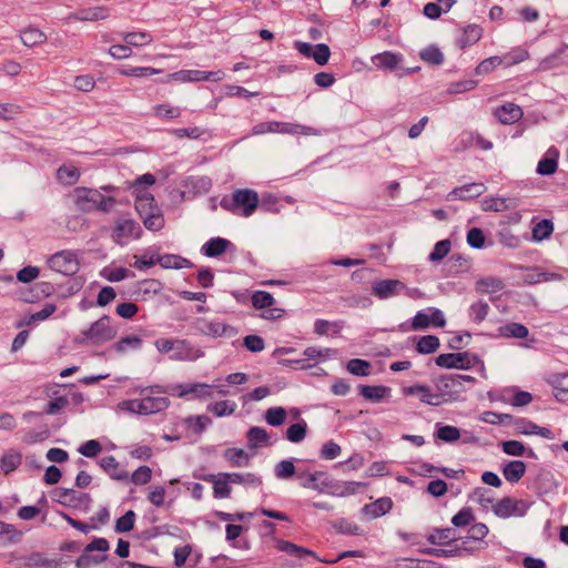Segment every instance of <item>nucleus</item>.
<instances>
[{"mask_svg":"<svg viewBox=\"0 0 568 568\" xmlns=\"http://www.w3.org/2000/svg\"><path fill=\"white\" fill-rule=\"evenodd\" d=\"M154 183V175L146 173L131 186L132 194L135 197V210L143 220L144 226L150 231H159L164 226L163 214L156 205L153 194L149 191V187Z\"/></svg>","mask_w":568,"mask_h":568,"instance_id":"obj_1","label":"nucleus"},{"mask_svg":"<svg viewBox=\"0 0 568 568\" xmlns=\"http://www.w3.org/2000/svg\"><path fill=\"white\" fill-rule=\"evenodd\" d=\"M163 393L159 386L143 389L141 398L124 399L118 404V408L139 415H150L164 410L169 406V399L159 394Z\"/></svg>","mask_w":568,"mask_h":568,"instance_id":"obj_2","label":"nucleus"},{"mask_svg":"<svg viewBox=\"0 0 568 568\" xmlns=\"http://www.w3.org/2000/svg\"><path fill=\"white\" fill-rule=\"evenodd\" d=\"M258 202V194L255 191L241 189L230 196H224L221 200V206L235 215L248 217L257 209Z\"/></svg>","mask_w":568,"mask_h":568,"instance_id":"obj_3","label":"nucleus"},{"mask_svg":"<svg viewBox=\"0 0 568 568\" xmlns=\"http://www.w3.org/2000/svg\"><path fill=\"white\" fill-rule=\"evenodd\" d=\"M72 199L78 209L82 211L100 210L109 212L115 204L113 197L103 195L99 190L88 187L74 189Z\"/></svg>","mask_w":568,"mask_h":568,"instance_id":"obj_4","label":"nucleus"},{"mask_svg":"<svg viewBox=\"0 0 568 568\" xmlns=\"http://www.w3.org/2000/svg\"><path fill=\"white\" fill-rule=\"evenodd\" d=\"M166 392L173 396L187 399H206L212 398L215 393L221 396H226L230 393L225 385H209L204 383L175 384L169 386Z\"/></svg>","mask_w":568,"mask_h":568,"instance_id":"obj_5","label":"nucleus"},{"mask_svg":"<svg viewBox=\"0 0 568 568\" xmlns=\"http://www.w3.org/2000/svg\"><path fill=\"white\" fill-rule=\"evenodd\" d=\"M475 378L468 375L449 374L443 375L436 382V393L443 394V403L449 402L456 398L462 392H464L465 383H474Z\"/></svg>","mask_w":568,"mask_h":568,"instance_id":"obj_6","label":"nucleus"},{"mask_svg":"<svg viewBox=\"0 0 568 568\" xmlns=\"http://www.w3.org/2000/svg\"><path fill=\"white\" fill-rule=\"evenodd\" d=\"M83 334L87 342L100 345L113 339L116 335V329L111 325V318L104 315L95 321Z\"/></svg>","mask_w":568,"mask_h":568,"instance_id":"obj_7","label":"nucleus"},{"mask_svg":"<svg viewBox=\"0 0 568 568\" xmlns=\"http://www.w3.org/2000/svg\"><path fill=\"white\" fill-rule=\"evenodd\" d=\"M529 509V503L515 497H504L493 505V513L499 518L523 517Z\"/></svg>","mask_w":568,"mask_h":568,"instance_id":"obj_8","label":"nucleus"},{"mask_svg":"<svg viewBox=\"0 0 568 568\" xmlns=\"http://www.w3.org/2000/svg\"><path fill=\"white\" fill-rule=\"evenodd\" d=\"M225 73L221 70L217 71H202V70H180L169 74L166 82L174 81L179 83L201 82V81H222Z\"/></svg>","mask_w":568,"mask_h":568,"instance_id":"obj_9","label":"nucleus"},{"mask_svg":"<svg viewBox=\"0 0 568 568\" xmlns=\"http://www.w3.org/2000/svg\"><path fill=\"white\" fill-rule=\"evenodd\" d=\"M142 235L141 226L131 219H118L112 229V239L119 245H125L131 240H138Z\"/></svg>","mask_w":568,"mask_h":568,"instance_id":"obj_10","label":"nucleus"},{"mask_svg":"<svg viewBox=\"0 0 568 568\" xmlns=\"http://www.w3.org/2000/svg\"><path fill=\"white\" fill-rule=\"evenodd\" d=\"M195 328L210 337L217 338V337H225L231 338L236 335V329L220 321V320H205V318H199L195 322Z\"/></svg>","mask_w":568,"mask_h":568,"instance_id":"obj_11","label":"nucleus"},{"mask_svg":"<svg viewBox=\"0 0 568 568\" xmlns=\"http://www.w3.org/2000/svg\"><path fill=\"white\" fill-rule=\"evenodd\" d=\"M229 477H230L229 473L206 474V475H200L197 473L194 474V478L202 479L204 481L212 484L213 497L216 499H225V498L231 497L233 481H231V479Z\"/></svg>","mask_w":568,"mask_h":568,"instance_id":"obj_12","label":"nucleus"},{"mask_svg":"<svg viewBox=\"0 0 568 568\" xmlns=\"http://www.w3.org/2000/svg\"><path fill=\"white\" fill-rule=\"evenodd\" d=\"M49 266L61 274L73 275L79 270V260L72 251H61L49 258Z\"/></svg>","mask_w":568,"mask_h":568,"instance_id":"obj_13","label":"nucleus"},{"mask_svg":"<svg viewBox=\"0 0 568 568\" xmlns=\"http://www.w3.org/2000/svg\"><path fill=\"white\" fill-rule=\"evenodd\" d=\"M446 325V320L444 313L435 307H427L423 311L417 312V314L412 320V329H425L429 326L434 327H444Z\"/></svg>","mask_w":568,"mask_h":568,"instance_id":"obj_14","label":"nucleus"},{"mask_svg":"<svg viewBox=\"0 0 568 568\" xmlns=\"http://www.w3.org/2000/svg\"><path fill=\"white\" fill-rule=\"evenodd\" d=\"M400 390L405 397H416L427 405L438 406L443 403V394L436 393L435 389L428 385L414 384L403 386Z\"/></svg>","mask_w":568,"mask_h":568,"instance_id":"obj_15","label":"nucleus"},{"mask_svg":"<svg viewBox=\"0 0 568 568\" xmlns=\"http://www.w3.org/2000/svg\"><path fill=\"white\" fill-rule=\"evenodd\" d=\"M491 399L523 407L531 403L532 395L517 386H508L495 392Z\"/></svg>","mask_w":568,"mask_h":568,"instance_id":"obj_16","label":"nucleus"},{"mask_svg":"<svg viewBox=\"0 0 568 568\" xmlns=\"http://www.w3.org/2000/svg\"><path fill=\"white\" fill-rule=\"evenodd\" d=\"M274 297L264 291H256L252 295V304L257 310H263L262 317L265 320H277L284 315V310L274 307Z\"/></svg>","mask_w":568,"mask_h":568,"instance_id":"obj_17","label":"nucleus"},{"mask_svg":"<svg viewBox=\"0 0 568 568\" xmlns=\"http://www.w3.org/2000/svg\"><path fill=\"white\" fill-rule=\"evenodd\" d=\"M110 16V10L103 6L90 7V8H81L74 12H71L68 17L64 18L65 23H71L73 21L81 22H95L100 20H105Z\"/></svg>","mask_w":568,"mask_h":568,"instance_id":"obj_18","label":"nucleus"},{"mask_svg":"<svg viewBox=\"0 0 568 568\" xmlns=\"http://www.w3.org/2000/svg\"><path fill=\"white\" fill-rule=\"evenodd\" d=\"M483 32V28L478 24H466L459 29L455 43L459 49L464 50L477 43L481 39Z\"/></svg>","mask_w":568,"mask_h":568,"instance_id":"obj_19","label":"nucleus"},{"mask_svg":"<svg viewBox=\"0 0 568 568\" xmlns=\"http://www.w3.org/2000/svg\"><path fill=\"white\" fill-rule=\"evenodd\" d=\"M203 356V352L194 346H192L189 342L183 339H178L172 354H170V359L174 361H195Z\"/></svg>","mask_w":568,"mask_h":568,"instance_id":"obj_20","label":"nucleus"},{"mask_svg":"<svg viewBox=\"0 0 568 568\" xmlns=\"http://www.w3.org/2000/svg\"><path fill=\"white\" fill-rule=\"evenodd\" d=\"M488 531H489L488 527L483 523H476V524L471 525L468 530V539H471L475 542H478V545L470 546L469 540H464L462 542V545H463L462 549H464L468 552H473L475 550L485 548L484 538L487 536Z\"/></svg>","mask_w":568,"mask_h":568,"instance_id":"obj_21","label":"nucleus"},{"mask_svg":"<svg viewBox=\"0 0 568 568\" xmlns=\"http://www.w3.org/2000/svg\"><path fill=\"white\" fill-rule=\"evenodd\" d=\"M405 288L404 283L397 280H383L375 282L372 286L373 294L381 300L392 297Z\"/></svg>","mask_w":568,"mask_h":568,"instance_id":"obj_22","label":"nucleus"},{"mask_svg":"<svg viewBox=\"0 0 568 568\" xmlns=\"http://www.w3.org/2000/svg\"><path fill=\"white\" fill-rule=\"evenodd\" d=\"M559 151L550 146L537 164V173L540 175H551L558 169Z\"/></svg>","mask_w":568,"mask_h":568,"instance_id":"obj_23","label":"nucleus"},{"mask_svg":"<svg viewBox=\"0 0 568 568\" xmlns=\"http://www.w3.org/2000/svg\"><path fill=\"white\" fill-rule=\"evenodd\" d=\"M296 477L301 480V485L305 488L318 490H322L323 487L328 488V476L324 471H314L308 474L298 471Z\"/></svg>","mask_w":568,"mask_h":568,"instance_id":"obj_24","label":"nucleus"},{"mask_svg":"<svg viewBox=\"0 0 568 568\" xmlns=\"http://www.w3.org/2000/svg\"><path fill=\"white\" fill-rule=\"evenodd\" d=\"M373 64L378 69L394 71L400 67L403 55L400 53L385 51L372 58Z\"/></svg>","mask_w":568,"mask_h":568,"instance_id":"obj_25","label":"nucleus"},{"mask_svg":"<svg viewBox=\"0 0 568 568\" xmlns=\"http://www.w3.org/2000/svg\"><path fill=\"white\" fill-rule=\"evenodd\" d=\"M485 191L486 186L483 183H470L454 189L448 196L450 200H471L481 195Z\"/></svg>","mask_w":568,"mask_h":568,"instance_id":"obj_26","label":"nucleus"},{"mask_svg":"<svg viewBox=\"0 0 568 568\" xmlns=\"http://www.w3.org/2000/svg\"><path fill=\"white\" fill-rule=\"evenodd\" d=\"M392 389L384 385H363L359 387V394L363 396L366 400L373 402V403H379L383 402L390 396Z\"/></svg>","mask_w":568,"mask_h":568,"instance_id":"obj_27","label":"nucleus"},{"mask_svg":"<svg viewBox=\"0 0 568 568\" xmlns=\"http://www.w3.org/2000/svg\"><path fill=\"white\" fill-rule=\"evenodd\" d=\"M230 248H233V244L229 240L213 237L202 246V252L209 257H217Z\"/></svg>","mask_w":568,"mask_h":568,"instance_id":"obj_28","label":"nucleus"},{"mask_svg":"<svg viewBox=\"0 0 568 568\" xmlns=\"http://www.w3.org/2000/svg\"><path fill=\"white\" fill-rule=\"evenodd\" d=\"M268 130L270 133L285 134H311L313 132V129L308 126L277 121L268 122Z\"/></svg>","mask_w":568,"mask_h":568,"instance_id":"obj_29","label":"nucleus"},{"mask_svg":"<svg viewBox=\"0 0 568 568\" xmlns=\"http://www.w3.org/2000/svg\"><path fill=\"white\" fill-rule=\"evenodd\" d=\"M495 115L501 123L510 124L517 122L523 116V111L518 105L507 103L499 106L495 111Z\"/></svg>","mask_w":568,"mask_h":568,"instance_id":"obj_30","label":"nucleus"},{"mask_svg":"<svg viewBox=\"0 0 568 568\" xmlns=\"http://www.w3.org/2000/svg\"><path fill=\"white\" fill-rule=\"evenodd\" d=\"M22 462V455L20 452L14 449H9L3 453L0 458V467L1 470L8 475L16 470Z\"/></svg>","mask_w":568,"mask_h":568,"instance_id":"obj_31","label":"nucleus"},{"mask_svg":"<svg viewBox=\"0 0 568 568\" xmlns=\"http://www.w3.org/2000/svg\"><path fill=\"white\" fill-rule=\"evenodd\" d=\"M526 473V464L521 460H511L504 465L503 475L509 483H517Z\"/></svg>","mask_w":568,"mask_h":568,"instance_id":"obj_32","label":"nucleus"},{"mask_svg":"<svg viewBox=\"0 0 568 568\" xmlns=\"http://www.w3.org/2000/svg\"><path fill=\"white\" fill-rule=\"evenodd\" d=\"M100 466L114 479H126L128 471L120 467V464L113 456H104L100 459Z\"/></svg>","mask_w":568,"mask_h":568,"instance_id":"obj_33","label":"nucleus"},{"mask_svg":"<svg viewBox=\"0 0 568 568\" xmlns=\"http://www.w3.org/2000/svg\"><path fill=\"white\" fill-rule=\"evenodd\" d=\"M224 459L233 467H244L248 465L250 456L241 448H227L223 454Z\"/></svg>","mask_w":568,"mask_h":568,"instance_id":"obj_34","label":"nucleus"},{"mask_svg":"<svg viewBox=\"0 0 568 568\" xmlns=\"http://www.w3.org/2000/svg\"><path fill=\"white\" fill-rule=\"evenodd\" d=\"M343 328L342 322H329L326 320H316L314 323V332L317 335L337 336Z\"/></svg>","mask_w":568,"mask_h":568,"instance_id":"obj_35","label":"nucleus"},{"mask_svg":"<svg viewBox=\"0 0 568 568\" xmlns=\"http://www.w3.org/2000/svg\"><path fill=\"white\" fill-rule=\"evenodd\" d=\"M116 72L120 75L143 78V77H150L153 74H158L161 72V70L151 68V67L122 65V67L118 68Z\"/></svg>","mask_w":568,"mask_h":568,"instance_id":"obj_36","label":"nucleus"},{"mask_svg":"<svg viewBox=\"0 0 568 568\" xmlns=\"http://www.w3.org/2000/svg\"><path fill=\"white\" fill-rule=\"evenodd\" d=\"M503 452L510 456H527L534 457L535 453L531 448H526L521 442L518 440H506L501 444Z\"/></svg>","mask_w":568,"mask_h":568,"instance_id":"obj_37","label":"nucleus"},{"mask_svg":"<svg viewBox=\"0 0 568 568\" xmlns=\"http://www.w3.org/2000/svg\"><path fill=\"white\" fill-rule=\"evenodd\" d=\"M123 41L132 47H144L153 41V37L148 31H132L123 34Z\"/></svg>","mask_w":568,"mask_h":568,"instance_id":"obj_38","label":"nucleus"},{"mask_svg":"<svg viewBox=\"0 0 568 568\" xmlns=\"http://www.w3.org/2000/svg\"><path fill=\"white\" fill-rule=\"evenodd\" d=\"M130 271L122 266H116L113 263L104 266L100 275L109 282H120L130 276Z\"/></svg>","mask_w":568,"mask_h":568,"instance_id":"obj_39","label":"nucleus"},{"mask_svg":"<svg viewBox=\"0 0 568 568\" xmlns=\"http://www.w3.org/2000/svg\"><path fill=\"white\" fill-rule=\"evenodd\" d=\"M230 479L233 481V485H241L244 487H258L262 484V480L258 476L252 473H229Z\"/></svg>","mask_w":568,"mask_h":568,"instance_id":"obj_40","label":"nucleus"},{"mask_svg":"<svg viewBox=\"0 0 568 568\" xmlns=\"http://www.w3.org/2000/svg\"><path fill=\"white\" fill-rule=\"evenodd\" d=\"M21 41L27 47H33L43 43L47 40V36L38 28H27L21 32Z\"/></svg>","mask_w":568,"mask_h":568,"instance_id":"obj_41","label":"nucleus"},{"mask_svg":"<svg viewBox=\"0 0 568 568\" xmlns=\"http://www.w3.org/2000/svg\"><path fill=\"white\" fill-rule=\"evenodd\" d=\"M57 178L61 183L72 185L78 182L80 178V171L72 164H63L61 168H59Z\"/></svg>","mask_w":568,"mask_h":568,"instance_id":"obj_42","label":"nucleus"},{"mask_svg":"<svg viewBox=\"0 0 568 568\" xmlns=\"http://www.w3.org/2000/svg\"><path fill=\"white\" fill-rule=\"evenodd\" d=\"M248 445L252 448L267 446L270 436L267 432L261 427H252L247 433Z\"/></svg>","mask_w":568,"mask_h":568,"instance_id":"obj_43","label":"nucleus"},{"mask_svg":"<svg viewBox=\"0 0 568 568\" xmlns=\"http://www.w3.org/2000/svg\"><path fill=\"white\" fill-rule=\"evenodd\" d=\"M436 364L447 368H464L465 358L462 354H440L436 357Z\"/></svg>","mask_w":568,"mask_h":568,"instance_id":"obj_44","label":"nucleus"},{"mask_svg":"<svg viewBox=\"0 0 568 568\" xmlns=\"http://www.w3.org/2000/svg\"><path fill=\"white\" fill-rule=\"evenodd\" d=\"M133 258L134 262L131 265L138 270H144L156 264L158 253L152 248H148L142 255H134Z\"/></svg>","mask_w":568,"mask_h":568,"instance_id":"obj_45","label":"nucleus"},{"mask_svg":"<svg viewBox=\"0 0 568 568\" xmlns=\"http://www.w3.org/2000/svg\"><path fill=\"white\" fill-rule=\"evenodd\" d=\"M560 276L556 273L544 272L540 270H530L525 274L524 282L527 284H537L541 282H548L554 280H559Z\"/></svg>","mask_w":568,"mask_h":568,"instance_id":"obj_46","label":"nucleus"},{"mask_svg":"<svg viewBox=\"0 0 568 568\" xmlns=\"http://www.w3.org/2000/svg\"><path fill=\"white\" fill-rule=\"evenodd\" d=\"M57 307L54 304H45L43 308L37 313H33L28 318L20 321L17 326L22 327L23 325H31L36 322L44 321L49 318L54 312Z\"/></svg>","mask_w":568,"mask_h":568,"instance_id":"obj_47","label":"nucleus"},{"mask_svg":"<svg viewBox=\"0 0 568 568\" xmlns=\"http://www.w3.org/2000/svg\"><path fill=\"white\" fill-rule=\"evenodd\" d=\"M547 383L559 393H568V373H551L547 376Z\"/></svg>","mask_w":568,"mask_h":568,"instance_id":"obj_48","label":"nucleus"},{"mask_svg":"<svg viewBox=\"0 0 568 568\" xmlns=\"http://www.w3.org/2000/svg\"><path fill=\"white\" fill-rule=\"evenodd\" d=\"M439 345L440 343L438 337L434 335H426L418 338L416 349L420 354H432L438 349Z\"/></svg>","mask_w":568,"mask_h":568,"instance_id":"obj_49","label":"nucleus"},{"mask_svg":"<svg viewBox=\"0 0 568 568\" xmlns=\"http://www.w3.org/2000/svg\"><path fill=\"white\" fill-rule=\"evenodd\" d=\"M306 430L307 424L305 420L301 419L287 428L286 438L291 443H301L306 436Z\"/></svg>","mask_w":568,"mask_h":568,"instance_id":"obj_50","label":"nucleus"},{"mask_svg":"<svg viewBox=\"0 0 568 568\" xmlns=\"http://www.w3.org/2000/svg\"><path fill=\"white\" fill-rule=\"evenodd\" d=\"M153 113L161 120H170L179 118L181 115V110L170 103H162L153 108Z\"/></svg>","mask_w":568,"mask_h":568,"instance_id":"obj_51","label":"nucleus"},{"mask_svg":"<svg viewBox=\"0 0 568 568\" xmlns=\"http://www.w3.org/2000/svg\"><path fill=\"white\" fill-rule=\"evenodd\" d=\"M346 368L356 376H368L371 374V364L364 359H351L347 362Z\"/></svg>","mask_w":568,"mask_h":568,"instance_id":"obj_52","label":"nucleus"},{"mask_svg":"<svg viewBox=\"0 0 568 568\" xmlns=\"http://www.w3.org/2000/svg\"><path fill=\"white\" fill-rule=\"evenodd\" d=\"M528 57L529 53L527 50L523 48H516L500 58L504 60V67H511L514 64L525 61L526 59H528Z\"/></svg>","mask_w":568,"mask_h":568,"instance_id":"obj_53","label":"nucleus"},{"mask_svg":"<svg viewBox=\"0 0 568 568\" xmlns=\"http://www.w3.org/2000/svg\"><path fill=\"white\" fill-rule=\"evenodd\" d=\"M473 500L478 503L484 509H491L496 503L490 490L486 488H477L473 494Z\"/></svg>","mask_w":568,"mask_h":568,"instance_id":"obj_54","label":"nucleus"},{"mask_svg":"<svg viewBox=\"0 0 568 568\" xmlns=\"http://www.w3.org/2000/svg\"><path fill=\"white\" fill-rule=\"evenodd\" d=\"M336 355H337V351L333 349V348H322V347H316V346H310V347L305 348V351H304V356L307 359H314V361L325 359L327 357H332V356H336Z\"/></svg>","mask_w":568,"mask_h":568,"instance_id":"obj_55","label":"nucleus"},{"mask_svg":"<svg viewBox=\"0 0 568 568\" xmlns=\"http://www.w3.org/2000/svg\"><path fill=\"white\" fill-rule=\"evenodd\" d=\"M554 226L551 221L549 220H541L538 223H536L532 227V239L535 241H542L550 236L552 233Z\"/></svg>","mask_w":568,"mask_h":568,"instance_id":"obj_56","label":"nucleus"},{"mask_svg":"<svg viewBox=\"0 0 568 568\" xmlns=\"http://www.w3.org/2000/svg\"><path fill=\"white\" fill-rule=\"evenodd\" d=\"M166 490L162 485H152L149 488L148 500L155 507L165 505Z\"/></svg>","mask_w":568,"mask_h":568,"instance_id":"obj_57","label":"nucleus"},{"mask_svg":"<svg viewBox=\"0 0 568 568\" xmlns=\"http://www.w3.org/2000/svg\"><path fill=\"white\" fill-rule=\"evenodd\" d=\"M452 248V243L449 240H442L437 242L434 246V250L430 252L428 260L430 262H440Z\"/></svg>","mask_w":568,"mask_h":568,"instance_id":"obj_58","label":"nucleus"},{"mask_svg":"<svg viewBox=\"0 0 568 568\" xmlns=\"http://www.w3.org/2000/svg\"><path fill=\"white\" fill-rule=\"evenodd\" d=\"M287 412L283 407H271L265 412V420L271 426H280L284 423Z\"/></svg>","mask_w":568,"mask_h":568,"instance_id":"obj_59","label":"nucleus"},{"mask_svg":"<svg viewBox=\"0 0 568 568\" xmlns=\"http://www.w3.org/2000/svg\"><path fill=\"white\" fill-rule=\"evenodd\" d=\"M393 501L388 497L379 498L372 505L367 506V510L369 514H372L374 517H378L382 515H385L392 509Z\"/></svg>","mask_w":568,"mask_h":568,"instance_id":"obj_60","label":"nucleus"},{"mask_svg":"<svg viewBox=\"0 0 568 568\" xmlns=\"http://www.w3.org/2000/svg\"><path fill=\"white\" fill-rule=\"evenodd\" d=\"M235 408L236 404L231 400H220L209 406V410L219 417L232 415Z\"/></svg>","mask_w":568,"mask_h":568,"instance_id":"obj_61","label":"nucleus"},{"mask_svg":"<svg viewBox=\"0 0 568 568\" xmlns=\"http://www.w3.org/2000/svg\"><path fill=\"white\" fill-rule=\"evenodd\" d=\"M419 55L423 61L430 64H440L444 61V55L442 51L434 45H429L423 49Z\"/></svg>","mask_w":568,"mask_h":568,"instance_id":"obj_62","label":"nucleus"},{"mask_svg":"<svg viewBox=\"0 0 568 568\" xmlns=\"http://www.w3.org/2000/svg\"><path fill=\"white\" fill-rule=\"evenodd\" d=\"M503 59L498 55L487 58L483 60L476 68V74H488L494 71L497 67L503 65Z\"/></svg>","mask_w":568,"mask_h":568,"instance_id":"obj_63","label":"nucleus"},{"mask_svg":"<svg viewBox=\"0 0 568 568\" xmlns=\"http://www.w3.org/2000/svg\"><path fill=\"white\" fill-rule=\"evenodd\" d=\"M142 345V339L135 335L122 337L115 345L118 352H125L129 349H139Z\"/></svg>","mask_w":568,"mask_h":568,"instance_id":"obj_64","label":"nucleus"}]
</instances>
